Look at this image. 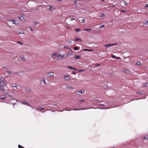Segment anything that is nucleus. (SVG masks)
I'll return each mask as SVG.
<instances>
[{
	"label": "nucleus",
	"instance_id": "nucleus-1",
	"mask_svg": "<svg viewBox=\"0 0 148 148\" xmlns=\"http://www.w3.org/2000/svg\"><path fill=\"white\" fill-rule=\"evenodd\" d=\"M3 80L1 78H0V90H2L3 89V88L4 87L3 84H2L1 83H3Z\"/></svg>",
	"mask_w": 148,
	"mask_h": 148
},
{
	"label": "nucleus",
	"instance_id": "nucleus-2",
	"mask_svg": "<svg viewBox=\"0 0 148 148\" xmlns=\"http://www.w3.org/2000/svg\"><path fill=\"white\" fill-rule=\"evenodd\" d=\"M108 102H107L104 104H100L99 105L102 107H104V108H106L108 106Z\"/></svg>",
	"mask_w": 148,
	"mask_h": 148
},
{
	"label": "nucleus",
	"instance_id": "nucleus-3",
	"mask_svg": "<svg viewBox=\"0 0 148 148\" xmlns=\"http://www.w3.org/2000/svg\"><path fill=\"white\" fill-rule=\"evenodd\" d=\"M47 75L50 77H51L54 76V73L53 72H49L47 73Z\"/></svg>",
	"mask_w": 148,
	"mask_h": 148
},
{
	"label": "nucleus",
	"instance_id": "nucleus-4",
	"mask_svg": "<svg viewBox=\"0 0 148 148\" xmlns=\"http://www.w3.org/2000/svg\"><path fill=\"white\" fill-rule=\"evenodd\" d=\"M65 56V54H63L62 55L60 54L57 57V59L58 60H60L61 59V58L64 57Z\"/></svg>",
	"mask_w": 148,
	"mask_h": 148
},
{
	"label": "nucleus",
	"instance_id": "nucleus-5",
	"mask_svg": "<svg viewBox=\"0 0 148 148\" xmlns=\"http://www.w3.org/2000/svg\"><path fill=\"white\" fill-rule=\"evenodd\" d=\"M22 104L27 105L30 107H31L30 104H29L28 103H27V102H25V101H21L20 102Z\"/></svg>",
	"mask_w": 148,
	"mask_h": 148
},
{
	"label": "nucleus",
	"instance_id": "nucleus-6",
	"mask_svg": "<svg viewBox=\"0 0 148 148\" xmlns=\"http://www.w3.org/2000/svg\"><path fill=\"white\" fill-rule=\"evenodd\" d=\"M70 51L67 54L66 56V57H69V56H70V55H72V49H70Z\"/></svg>",
	"mask_w": 148,
	"mask_h": 148
},
{
	"label": "nucleus",
	"instance_id": "nucleus-7",
	"mask_svg": "<svg viewBox=\"0 0 148 148\" xmlns=\"http://www.w3.org/2000/svg\"><path fill=\"white\" fill-rule=\"evenodd\" d=\"M64 78H65L66 80H69L70 79V78L67 75H65L64 77Z\"/></svg>",
	"mask_w": 148,
	"mask_h": 148
},
{
	"label": "nucleus",
	"instance_id": "nucleus-8",
	"mask_svg": "<svg viewBox=\"0 0 148 148\" xmlns=\"http://www.w3.org/2000/svg\"><path fill=\"white\" fill-rule=\"evenodd\" d=\"M84 92V90H81L77 92L76 93L77 95H78V93H79L81 94H83Z\"/></svg>",
	"mask_w": 148,
	"mask_h": 148
},
{
	"label": "nucleus",
	"instance_id": "nucleus-9",
	"mask_svg": "<svg viewBox=\"0 0 148 148\" xmlns=\"http://www.w3.org/2000/svg\"><path fill=\"white\" fill-rule=\"evenodd\" d=\"M66 88L67 89H73L74 88V87L69 86H67L66 87Z\"/></svg>",
	"mask_w": 148,
	"mask_h": 148
},
{
	"label": "nucleus",
	"instance_id": "nucleus-10",
	"mask_svg": "<svg viewBox=\"0 0 148 148\" xmlns=\"http://www.w3.org/2000/svg\"><path fill=\"white\" fill-rule=\"evenodd\" d=\"M123 72L124 73H126L127 74H129L130 73V71L128 70L127 69H124L123 70Z\"/></svg>",
	"mask_w": 148,
	"mask_h": 148
},
{
	"label": "nucleus",
	"instance_id": "nucleus-11",
	"mask_svg": "<svg viewBox=\"0 0 148 148\" xmlns=\"http://www.w3.org/2000/svg\"><path fill=\"white\" fill-rule=\"evenodd\" d=\"M83 50L84 51H93V50L92 49H84Z\"/></svg>",
	"mask_w": 148,
	"mask_h": 148
},
{
	"label": "nucleus",
	"instance_id": "nucleus-12",
	"mask_svg": "<svg viewBox=\"0 0 148 148\" xmlns=\"http://www.w3.org/2000/svg\"><path fill=\"white\" fill-rule=\"evenodd\" d=\"M18 18L20 19L21 21H23L25 19L23 16H21L19 17Z\"/></svg>",
	"mask_w": 148,
	"mask_h": 148
},
{
	"label": "nucleus",
	"instance_id": "nucleus-13",
	"mask_svg": "<svg viewBox=\"0 0 148 148\" xmlns=\"http://www.w3.org/2000/svg\"><path fill=\"white\" fill-rule=\"evenodd\" d=\"M80 56L79 55H75V56L74 58L75 59H77L80 58Z\"/></svg>",
	"mask_w": 148,
	"mask_h": 148
},
{
	"label": "nucleus",
	"instance_id": "nucleus-14",
	"mask_svg": "<svg viewBox=\"0 0 148 148\" xmlns=\"http://www.w3.org/2000/svg\"><path fill=\"white\" fill-rule=\"evenodd\" d=\"M17 21L16 20H12V22H13V24H15L16 25H17V24H18V23H16L17 22Z\"/></svg>",
	"mask_w": 148,
	"mask_h": 148
},
{
	"label": "nucleus",
	"instance_id": "nucleus-15",
	"mask_svg": "<svg viewBox=\"0 0 148 148\" xmlns=\"http://www.w3.org/2000/svg\"><path fill=\"white\" fill-rule=\"evenodd\" d=\"M75 41H79L80 42H81L82 41V39L81 38H75Z\"/></svg>",
	"mask_w": 148,
	"mask_h": 148
},
{
	"label": "nucleus",
	"instance_id": "nucleus-16",
	"mask_svg": "<svg viewBox=\"0 0 148 148\" xmlns=\"http://www.w3.org/2000/svg\"><path fill=\"white\" fill-rule=\"evenodd\" d=\"M111 46V44H106L104 45V47H109Z\"/></svg>",
	"mask_w": 148,
	"mask_h": 148
},
{
	"label": "nucleus",
	"instance_id": "nucleus-17",
	"mask_svg": "<svg viewBox=\"0 0 148 148\" xmlns=\"http://www.w3.org/2000/svg\"><path fill=\"white\" fill-rule=\"evenodd\" d=\"M44 109L43 108H42L41 107H39L37 108H36V110H42Z\"/></svg>",
	"mask_w": 148,
	"mask_h": 148
},
{
	"label": "nucleus",
	"instance_id": "nucleus-18",
	"mask_svg": "<svg viewBox=\"0 0 148 148\" xmlns=\"http://www.w3.org/2000/svg\"><path fill=\"white\" fill-rule=\"evenodd\" d=\"M143 86L145 87H148V83H144L143 84Z\"/></svg>",
	"mask_w": 148,
	"mask_h": 148
},
{
	"label": "nucleus",
	"instance_id": "nucleus-19",
	"mask_svg": "<svg viewBox=\"0 0 148 148\" xmlns=\"http://www.w3.org/2000/svg\"><path fill=\"white\" fill-rule=\"evenodd\" d=\"M12 87L14 88V89L16 90L15 88L17 89L18 88V86H12Z\"/></svg>",
	"mask_w": 148,
	"mask_h": 148
},
{
	"label": "nucleus",
	"instance_id": "nucleus-20",
	"mask_svg": "<svg viewBox=\"0 0 148 148\" xmlns=\"http://www.w3.org/2000/svg\"><path fill=\"white\" fill-rule=\"evenodd\" d=\"M28 29H30V30L32 31H34V29H32L31 28H30V27H28L27 28V30L28 31Z\"/></svg>",
	"mask_w": 148,
	"mask_h": 148
},
{
	"label": "nucleus",
	"instance_id": "nucleus-21",
	"mask_svg": "<svg viewBox=\"0 0 148 148\" xmlns=\"http://www.w3.org/2000/svg\"><path fill=\"white\" fill-rule=\"evenodd\" d=\"M74 49L75 50H78V47H74Z\"/></svg>",
	"mask_w": 148,
	"mask_h": 148
},
{
	"label": "nucleus",
	"instance_id": "nucleus-22",
	"mask_svg": "<svg viewBox=\"0 0 148 148\" xmlns=\"http://www.w3.org/2000/svg\"><path fill=\"white\" fill-rule=\"evenodd\" d=\"M84 101H85V100L84 99L80 100L78 101V102H79V103L81 102H83Z\"/></svg>",
	"mask_w": 148,
	"mask_h": 148
},
{
	"label": "nucleus",
	"instance_id": "nucleus-23",
	"mask_svg": "<svg viewBox=\"0 0 148 148\" xmlns=\"http://www.w3.org/2000/svg\"><path fill=\"white\" fill-rule=\"evenodd\" d=\"M81 110H86V109H81ZM81 110V109H79L78 108L74 109H73V110Z\"/></svg>",
	"mask_w": 148,
	"mask_h": 148
},
{
	"label": "nucleus",
	"instance_id": "nucleus-24",
	"mask_svg": "<svg viewBox=\"0 0 148 148\" xmlns=\"http://www.w3.org/2000/svg\"><path fill=\"white\" fill-rule=\"evenodd\" d=\"M26 91L27 92H30L31 91V90H30L29 89H27L26 90Z\"/></svg>",
	"mask_w": 148,
	"mask_h": 148
},
{
	"label": "nucleus",
	"instance_id": "nucleus-25",
	"mask_svg": "<svg viewBox=\"0 0 148 148\" xmlns=\"http://www.w3.org/2000/svg\"><path fill=\"white\" fill-rule=\"evenodd\" d=\"M75 31L76 32H80L81 31L80 29H75Z\"/></svg>",
	"mask_w": 148,
	"mask_h": 148
},
{
	"label": "nucleus",
	"instance_id": "nucleus-26",
	"mask_svg": "<svg viewBox=\"0 0 148 148\" xmlns=\"http://www.w3.org/2000/svg\"><path fill=\"white\" fill-rule=\"evenodd\" d=\"M33 23L34 24L36 25H38L39 24V23L37 22H33Z\"/></svg>",
	"mask_w": 148,
	"mask_h": 148
},
{
	"label": "nucleus",
	"instance_id": "nucleus-27",
	"mask_svg": "<svg viewBox=\"0 0 148 148\" xmlns=\"http://www.w3.org/2000/svg\"><path fill=\"white\" fill-rule=\"evenodd\" d=\"M64 49H71V48L69 47L65 46L64 47Z\"/></svg>",
	"mask_w": 148,
	"mask_h": 148
},
{
	"label": "nucleus",
	"instance_id": "nucleus-28",
	"mask_svg": "<svg viewBox=\"0 0 148 148\" xmlns=\"http://www.w3.org/2000/svg\"><path fill=\"white\" fill-rule=\"evenodd\" d=\"M140 64H141V63L140 62L138 61L137 62V64L138 65H140Z\"/></svg>",
	"mask_w": 148,
	"mask_h": 148
},
{
	"label": "nucleus",
	"instance_id": "nucleus-29",
	"mask_svg": "<svg viewBox=\"0 0 148 148\" xmlns=\"http://www.w3.org/2000/svg\"><path fill=\"white\" fill-rule=\"evenodd\" d=\"M41 81H42V82H43L45 83V84H46V83L45 80V79L42 80Z\"/></svg>",
	"mask_w": 148,
	"mask_h": 148
},
{
	"label": "nucleus",
	"instance_id": "nucleus-30",
	"mask_svg": "<svg viewBox=\"0 0 148 148\" xmlns=\"http://www.w3.org/2000/svg\"><path fill=\"white\" fill-rule=\"evenodd\" d=\"M18 148H24L21 145H18Z\"/></svg>",
	"mask_w": 148,
	"mask_h": 148
},
{
	"label": "nucleus",
	"instance_id": "nucleus-31",
	"mask_svg": "<svg viewBox=\"0 0 148 148\" xmlns=\"http://www.w3.org/2000/svg\"><path fill=\"white\" fill-rule=\"evenodd\" d=\"M52 8H53V7L51 5H50L49 7V10H51Z\"/></svg>",
	"mask_w": 148,
	"mask_h": 148
},
{
	"label": "nucleus",
	"instance_id": "nucleus-32",
	"mask_svg": "<svg viewBox=\"0 0 148 148\" xmlns=\"http://www.w3.org/2000/svg\"><path fill=\"white\" fill-rule=\"evenodd\" d=\"M77 71H79V72H80L84 71V70H78V69H77Z\"/></svg>",
	"mask_w": 148,
	"mask_h": 148
},
{
	"label": "nucleus",
	"instance_id": "nucleus-33",
	"mask_svg": "<svg viewBox=\"0 0 148 148\" xmlns=\"http://www.w3.org/2000/svg\"><path fill=\"white\" fill-rule=\"evenodd\" d=\"M21 58L22 59V60H25V57H21Z\"/></svg>",
	"mask_w": 148,
	"mask_h": 148
},
{
	"label": "nucleus",
	"instance_id": "nucleus-34",
	"mask_svg": "<svg viewBox=\"0 0 148 148\" xmlns=\"http://www.w3.org/2000/svg\"><path fill=\"white\" fill-rule=\"evenodd\" d=\"M117 44L116 43H114V44H111V46H114L117 45Z\"/></svg>",
	"mask_w": 148,
	"mask_h": 148
},
{
	"label": "nucleus",
	"instance_id": "nucleus-35",
	"mask_svg": "<svg viewBox=\"0 0 148 148\" xmlns=\"http://www.w3.org/2000/svg\"><path fill=\"white\" fill-rule=\"evenodd\" d=\"M7 72L9 74H11V72L10 71H7Z\"/></svg>",
	"mask_w": 148,
	"mask_h": 148
},
{
	"label": "nucleus",
	"instance_id": "nucleus-36",
	"mask_svg": "<svg viewBox=\"0 0 148 148\" xmlns=\"http://www.w3.org/2000/svg\"><path fill=\"white\" fill-rule=\"evenodd\" d=\"M112 58H116V56L114 55H113L112 56Z\"/></svg>",
	"mask_w": 148,
	"mask_h": 148
},
{
	"label": "nucleus",
	"instance_id": "nucleus-37",
	"mask_svg": "<svg viewBox=\"0 0 148 148\" xmlns=\"http://www.w3.org/2000/svg\"><path fill=\"white\" fill-rule=\"evenodd\" d=\"M70 20L71 21H72L74 19V18H73V17H71L70 18Z\"/></svg>",
	"mask_w": 148,
	"mask_h": 148
},
{
	"label": "nucleus",
	"instance_id": "nucleus-38",
	"mask_svg": "<svg viewBox=\"0 0 148 148\" xmlns=\"http://www.w3.org/2000/svg\"><path fill=\"white\" fill-rule=\"evenodd\" d=\"M85 22V19H83L82 20V23H84Z\"/></svg>",
	"mask_w": 148,
	"mask_h": 148
},
{
	"label": "nucleus",
	"instance_id": "nucleus-39",
	"mask_svg": "<svg viewBox=\"0 0 148 148\" xmlns=\"http://www.w3.org/2000/svg\"><path fill=\"white\" fill-rule=\"evenodd\" d=\"M104 27V25H101L100 26V27H101V28H103Z\"/></svg>",
	"mask_w": 148,
	"mask_h": 148
},
{
	"label": "nucleus",
	"instance_id": "nucleus-40",
	"mask_svg": "<svg viewBox=\"0 0 148 148\" xmlns=\"http://www.w3.org/2000/svg\"><path fill=\"white\" fill-rule=\"evenodd\" d=\"M67 67L68 68H69L71 69H73V68L72 67L70 66H67Z\"/></svg>",
	"mask_w": 148,
	"mask_h": 148
},
{
	"label": "nucleus",
	"instance_id": "nucleus-41",
	"mask_svg": "<svg viewBox=\"0 0 148 148\" xmlns=\"http://www.w3.org/2000/svg\"><path fill=\"white\" fill-rule=\"evenodd\" d=\"M104 16H105V14H101V17H103Z\"/></svg>",
	"mask_w": 148,
	"mask_h": 148
},
{
	"label": "nucleus",
	"instance_id": "nucleus-42",
	"mask_svg": "<svg viewBox=\"0 0 148 148\" xmlns=\"http://www.w3.org/2000/svg\"><path fill=\"white\" fill-rule=\"evenodd\" d=\"M77 3V1H76V0H75L74 1V3L75 4H76V3Z\"/></svg>",
	"mask_w": 148,
	"mask_h": 148
},
{
	"label": "nucleus",
	"instance_id": "nucleus-43",
	"mask_svg": "<svg viewBox=\"0 0 148 148\" xmlns=\"http://www.w3.org/2000/svg\"><path fill=\"white\" fill-rule=\"evenodd\" d=\"M19 34H24V32L23 31H21L20 32H19Z\"/></svg>",
	"mask_w": 148,
	"mask_h": 148
},
{
	"label": "nucleus",
	"instance_id": "nucleus-44",
	"mask_svg": "<svg viewBox=\"0 0 148 148\" xmlns=\"http://www.w3.org/2000/svg\"><path fill=\"white\" fill-rule=\"evenodd\" d=\"M91 30V29H87L85 30L86 31H90Z\"/></svg>",
	"mask_w": 148,
	"mask_h": 148
},
{
	"label": "nucleus",
	"instance_id": "nucleus-45",
	"mask_svg": "<svg viewBox=\"0 0 148 148\" xmlns=\"http://www.w3.org/2000/svg\"><path fill=\"white\" fill-rule=\"evenodd\" d=\"M17 42H18L19 44H21V45L22 44V43L20 42L19 41H17Z\"/></svg>",
	"mask_w": 148,
	"mask_h": 148
},
{
	"label": "nucleus",
	"instance_id": "nucleus-46",
	"mask_svg": "<svg viewBox=\"0 0 148 148\" xmlns=\"http://www.w3.org/2000/svg\"><path fill=\"white\" fill-rule=\"evenodd\" d=\"M5 97H1V98L2 99H5Z\"/></svg>",
	"mask_w": 148,
	"mask_h": 148
},
{
	"label": "nucleus",
	"instance_id": "nucleus-47",
	"mask_svg": "<svg viewBox=\"0 0 148 148\" xmlns=\"http://www.w3.org/2000/svg\"><path fill=\"white\" fill-rule=\"evenodd\" d=\"M72 73L73 74H75V72L74 71H73L72 72Z\"/></svg>",
	"mask_w": 148,
	"mask_h": 148
},
{
	"label": "nucleus",
	"instance_id": "nucleus-48",
	"mask_svg": "<svg viewBox=\"0 0 148 148\" xmlns=\"http://www.w3.org/2000/svg\"><path fill=\"white\" fill-rule=\"evenodd\" d=\"M73 69L74 70H75V71H77V69H75V68H73Z\"/></svg>",
	"mask_w": 148,
	"mask_h": 148
},
{
	"label": "nucleus",
	"instance_id": "nucleus-49",
	"mask_svg": "<svg viewBox=\"0 0 148 148\" xmlns=\"http://www.w3.org/2000/svg\"><path fill=\"white\" fill-rule=\"evenodd\" d=\"M145 24H147L148 25V20L146 21Z\"/></svg>",
	"mask_w": 148,
	"mask_h": 148
},
{
	"label": "nucleus",
	"instance_id": "nucleus-50",
	"mask_svg": "<svg viewBox=\"0 0 148 148\" xmlns=\"http://www.w3.org/2000/svg\"><path fill=\"white\" fill-rule=\"evenodd\" d=\"M57 55V53H54L53 55V56H56Z\"/></svg>",
	"mask_w": 148,
	"mask_h": 148
},
{
	"label": "nucleus",
	"instance_id": "nucleus-51",
	"mask_svg": "<svg viewBox=\"0 0 148 148\" xmlns=\"http://www.w3.org/2000/svg\"><path fill=\"white\" fill-rule=\"evenodd\" d=\"M145 6L146 7L148 8V4L145 5Z\"/></svg>",
	"mask_w": 148,
	"mask_h": 148
},
{
	"label": "nucleus",
	"instance_id": "nucleus-52",
	"mask_svg": "<svg viewBox=\"0 0 148 148\" xmlns=\"http://www.w3.org/2000/svg\"><path fill=\"white\" fill-rule=\"evenodd\" d=\"M124 3H125V5H126V4H127V3L126 1H124Z\"/></svg>",
	"mask_w": 148,
	"mask_h": 148
},
{
	"label": "nucleus",
	"instance_id": "nucleus-53",
	"mask_svg": "<svg viewBox=\"0 0 148 148\" xmlns=\"http://www.w3.org/2000/svg\"><path fill=\"white\" fill-rule=\"evenodd\" d=\"M138 94L139 95H142V93L141 92H139Z\"/></svg>",
	"mask_w": 148,
	"mask_h": 148
},
{
	"label": "nucleus",
	"instance_id": "nucleus-54",
	"mask_svg": "<svg viewBox=\"0 0 148 148\" xmlns=\"http://www.w3.org/2000/svg\"><path fill=\"white\" fill-rule=\"evenodd\" d=\"M68 110L69 111H70L71 110L69 108L67 110Z\"/></svg>",
	"mask_w": 148,
	"mask_h": 148
},
{
	"label": "nucleus",
	"instance_id": "nucleus-55",
	"mask_svg": "<svg viewBox=\"0 0 148 148\" xmlns=\"http://www.w3.org/2000/svg\"><path fill=\"white\" fill-rule=\"evenodd\" d=\"M100 64H95V66H99V65Z\"/></svg>",
	"mask_w": 148,
	"mask_h": 148
},
{
	"label": "nucleus",
	"instance_id": "nucleus-56",
	"mask_svg": "<svg viewBox=\"0 0 148 148\" xmlns=\"http://www.w3.org/2000/svg\"><path fill=\"white\" fill-rule=\"evenodd\" d=\"M8 21H12V19H11V20H9Z\"/></svg>",
	"mask_w": 148,
	"mask_h": 148
},
{
	"label": "nucleus",
	"instance_id": "nucleus-57",
	"mask_svg": "<svg viewBox=\"0 0 148 148\" xmlns=\"http://www.w3.org/2000/svg\"><path fill=\"white\" fill-rule=\"evenodd\" d=\"M147 139V140H148V138H145L144 139V140H145V139Z\"/></svg>",
	"mask_w": 148,
	"mask_h": 148
},
{
	"label": "nucleus",
	"instance_id": "nucleus-58",
	"mask_svg": "<svg viewBox=\"0 0 148 148\" xmlns=\"http://www.w3.org/2000/svg\"><path fill=\"white\" fill-rule=\"evenodd\" d=\"M82 105H83L82 104H79V106H81Z\"/></svg>",
	"mask_w": 148,
	"mask_h": 148
},
{
	"label": "nucleus",
	"instance_id": "nucleus-59",
	"mask_svg": "<svg viewBox=\"0 0 148 148\" xmlns=\"http://www.w3.org/2000/svg\"><path fill=\"white\" fill-rule=\"evenodd\" d=\"M6 69V67H4V69Z\"/></svg>",
	"mask_w": 148,
	"mask_h": 148
},
{
	"label": "nucleus",
	"instance_id": "nucleus-60",
	"mask_svg": "<svg viewBox=\"0 0 148 148\" xmlns=\"http://www.w3.org/2000/svg\"><path fill=\"white\" fill-rule=\"evenodd\" d=\"M114 7V5H112V8H113Z\"/></svg>",
	"mask_w": 148,
	"mask_h": 148
},
{
	"label": "nucleus",
	"instance_id": "nucleus-61",
	"mask_svg": "<svg viewBox=\"0 0 148 148\" xmlns=\"http://www.w3.org/2000/svg\"><path fill=\"white\" fill-rule=\"evenodd\" d=\"M120 58V57H119L118 58H117V59H119Z\"/></svg>",
	"mask_w": 148,
	"mask_h": 148
},
{
	"label": "nucleus",
	"instance_id": "nucleus-62",
	"mask_svg": "<svg viewBox=\"0 0 148 148\" xmlns=\"http://www.w3.org/2000/svg\"><path fill=\"white\" fill-rule=\"evenodd\" d=\"M122 11L123 12H125V11H124L123 10H122Z\"/></svg>",
	"mask_w": 148,
	"mask_h": 148
},
{
	"label": "nucleus",
	"instance_id": "nucleus-63",
	"mask_svg": "<svg viewBox=\"0 0 148 148\" xmlns=\"http://www.w3.org/2000/svg\"><path fill=\"white\" fill-rule=\"evenodd\" d=\"M102 1H103L104 0H101Z\"/></svg>",
	"mask_w": 148,
	"mask_h": 148
},
{
	"label": "nucleus",
	"instance_id": "nucleus-64",
	"mask_svg": "<svg viewBox=\"0 0 148 148\" xmlns=\"http://www.w3.org/2000/svg\"><path fill=\"white\" fill-rule=\"evenodd\" d=\"M67 28H69V27H67Z\"/></svg>",
	"mask_w": 148,
	"mask_h": 148
}]
</instances>
